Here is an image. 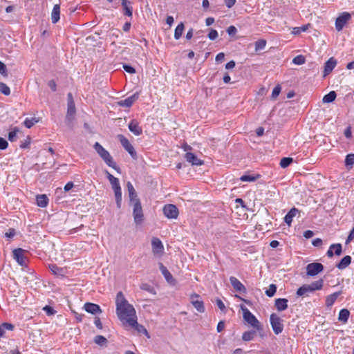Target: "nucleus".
Here are the masks:
<instances>
[{"label":"nucleus","instance_id":"obj_19","mask_svg":"<svg viewBox=\"0 0 354 354\" xmlns=\"http://www.w3.org/2000/svg\"><path fill=\"white\" fill-rule=\"evenodd\" d=\"M128 128L135 136H140L142 133V127L139 126V122L135 119L131 120Z\"/></svg>","mask_w":354,"mask_h":354},{"label":"nucleus","instance_id":"obj_41","mask_svg":"<svg viewBox=\"0 0 354 354\" xmlns=\"http://www.w3.org/2000/svg\"><path fill=\"white\" fill-rule=\"evenodd\" d=\"M292 162H293L292 158L284 157L281 159L279 165L282 168H286Z\"/></svg>","mask_w":354,"mask_h":354},{"label":"nucleus","instance_id":"obj_53","mask_svg":"<svg viewBox=\"0 0 354 354\" xmlns=\"http://www.w3.org/2000/svg\"><path fill=\"white\" fill-rule=\"evenodd\" d=\"M30 141H31V138L28 136L26 138V139H25L24 141L21 142V145H20V148L21 149H28L30 147Z\"/></svg>","mask_w":354,"mask_h":354},{"label":"nucleus","instance_id":"obj_40","mask_svg":"<svg viewBox=\"0 0 354 354\" xmlns=\"http://www.w3.org/2000/svg\"><path fill=\"white\" fill-rule=\"evenodd\" d=\"M344 163L347 168H351L354 164V153L347 154L345 158Z\"/></svg>","mask_w":354,"mask_h":354},{"label":"nucleus","instance_id":"obj_3","mask_svg":"<svg viewBox=\"0 0 354 354\" xmlns=\"http://www.w3.org/2000/svg\"><path fill=\"white\" fill-rule=\"evenodd\" d=\"M240 308L243 311V319L259 332L262 331L263 326L257 317L244 305H241Z\"/></svg>","mask_w":354,"mask_h":354},{"label":"nucleus","instance_id":"obj_13","mask_svg":"<svg viewBox=\"0 0 354 354\" xmlns=\"http://www.w3.org/2000/svg\"><path fill=\"white\" fill-rule=\"evenodd\" d=\"M337 64V59L331 57L324 64L323 77H325L329 75L335 68Z\"/></svg>","mask_w":354,"mask_h":354},{"label":"nucleus","instance_id":"obj_28","mask_svg":"<svg viewBox=\"0 0 354 354\" xmlns=\"http://www.w3.org/2000/svg\"><path fill=\"white\" fill-rule=\"evenodd\" d=\"M342 294L341 291L335 292L326 297L325 304L327 307H330L335 302L337 297Z\"/></svg>","mask_w":354,"mask_h":354},{"label":"nucleus","instance_id":"obj_57","mask_svg":"<svg viewBox=\"0 0 354 354\" xmlns=\"http://www.w3.org/2000/svg\"><path fill=\"white\" fill-rule=\"evenodd\" d=\"M1 328H3V330H13L15 328V326L11 323L8 322H3L1 325Z\"/></svg>","mask_w":354,"mask_h":354},{"label":"nucleus","instance_id":"obj_18","mask_svg":"<svg viewBox=\"0 0 354 354\" xmlns=\"http://www.w3.org/2000/svg\"><path fill=\"white\" fill-rule=\"evenodd\" d=\"M127 190L129 193V204L135 203V201H140V199L138 198V194L136 191V189L133 187V185L131 182H127Z\"/></svg>","mask_w":354,"mask_h":354},{"label":"nucleus","instance_id":"obj_48","mask_svg":"<svg viewBox=\"0 0 354 354\" xmlns=\"http://www.w3.org/2000/svg\"><path fill=\"white\" fill-rule=\"evenodd\" d=\"M19 130L18 127H15L12 131L8 133V139L10 142H15L16 140L17 133L19 132Z\"/></svg>","mask_w":354,"mask_h":354},{"label":"nucleus","instance_id":"obj_30","mask_svg":"<svg viewBox=\"0 0 354 354\" xmlns=\"http://www.w3.org/2000/svg\"><path fill=\"white\" fill-rule=\"evenodd\" d=\"M131 2L128 0H122V6L124 9V15L128 17H132L133 15V8L131 6Z\"/></svg>","mask_w":354,"mask_h":354},{"label":"nucleus","instance_id":"obj_9","mask_svg":"<svg viewBox=\"0 0 354 354\" xmlns=\"http://www.w3.org/2000/svg\"><path fill=\"white\" fill-rule=\"evenodd\" d=\"M191 303L198 313H204L205 308L203 301L201 299L198 294L194 293L190 296Z\"/></svg>","mask_w":354,"mask_h":354},{"label":"nucleus","instance_id":"obj_55","mask_svg":"<svg viewBox=\"0 0 354 354\" xmlns=\"http://www.w3.org/2000/svg\"><path fill=\"white\" fill-rule=\"evenodd\" d=\"M227 32L229 35V36L234 37L237 32V29L234 26H230L227 28Z\"/></svg>","mask_w":354,"mask_h":354},{"label":"nucleus","instance_id":"obj_23","mask_svg":"<svg viewBox=\"0 0 354 354\" xmlns=\"http://www.w3.org/2000/svg\"><path fill=\"white\" fill-rule=\"evenodd\" d=\"M127 323L132 327H135L136 330L140 333H144L145 334H148L146 328L140 324H138L136 318H129L127 319Z\"/></svg>","mask_w":354,"mask_h":354},{"label":"nucleus","instance_id":"obj_37","mask_svg":"<svg viewBox=\"0 0 354 354\" xmlns=\"http://www.w3.org/2000/svg\"><path fill=\"white\" fill-rule=\"evenodd\" d=\"M185 26L183 22H180L174 31V38L175 39L178 40L179 39L183 34V32L184 30Z\"/></svg>","mask_w":354,"mask_h":354},{"label":"nucleus","instance_id":"obj_11","mask_svg":"<svg viewBox=\"0 0 354 354\" xmlns=\"http://www.w3.org/2000/svg\"><path fill=\"white\" fill-rule=\"evenodd\" d=\"M140 97V92L136 91L132 95L127 97L124 100H120L118 102V105L122 107L129 108L133 104L138 100Z\"/></svg>","mask_w":354,"mask_h":354},{"label":"nucleus","instance_id":"obj_38","mask_svg":"<svg viewBox=\"0 0 354 354\" xmlns=\"http://www.w3.org/2000/svg\"><path fill=\"white\" fill-rule=\"evenodd\" d=\"M75 112L76 109L75 102H68L66 118H68L70 116H73L75 114Z\"/></svg>","mask_w":354,"mask_h":354},{"label":"nucleus","instance_id":"obj_29","mask_svg":"<svg viewBox=\"0 0 354 354\" xmlns=\"http://www.w3.org/2000/svg\"><path fill=\"white\" fill-rule=\"evenodd\" d=\"M48 202V198L46 194H39L36 196V203L40 207H46Z\"/></svg>","mask_w":354,"mask_h":354},{"label":"nucleus","instance_id":"obj_36","mask_svg":"<svg viewBox=\"0 0 354 354\" xmlns=\"http://www.w3.org/2000/svg\"><path fill=\"white\" fill-rule=\"evenodd\" d=\"M94 342L100 346H106L108 340L104 336L98 335L94 337Z\"/></svg>","mask_w":354,"mask_h":354},{"label":"nucleus","instance_id":"obj_39","mask_svg":"<svg viewBox=\"0 0 354 354\" xmlns=\"http://www.w3.org/2000/svg\"><path fill=\"white\" fill-rule=\"evenodd\" d=\"M114 193H115V202H116V205H117V207L118 209H120L121 208V205H122V189L121 188L120 189H116V190H114Z\"/></svg>","mask_w":354,"mask_h":354},{"label":"nucleus","instance_id":"obj_6","mask_svg":"<svg viewBox=\"0 0 354 354\" xmlns=\"http://www.w3.org/2000/svg\"><path fill=\"white\" fill-rule=\"evenodd\" d=\"M118 138L120 142V144L124 147V149L129 153L132 158H137V153L133 147V145L129 142V140L123 135L119 134L118 135Z\"/></svg>","mask_w":354,"mask_h":354},{"label":"nucleus","instance_id":"obj_5","mask_svg":"<svg viewBox=\"0 0 354 354\" xmlns=\"http://www.w3.org/2000/svg\"><path fill=\"white\" fill-rule=\"evenodd\" d=\"M283 320L275 313H272L270 317V322L275 335L280 334L283 330Z\"/></svg>","mask_w":354,"mask_h":354},{"label":"nucleus","instance_id":"obj_59","mask_svg":"<svg viewBox=\"0 0 354 354\" xmlns=\"http://www.w3.org/2000/svg\"><path fill=\"white\" fill-rule=\"evenodd\" d=\"M218 37V32L214 29H211L208 33V38L210 40H215Z\"/></svg>","mask_w":354,"mask_h":354},{"label":"nucleus","instance_id":"obj_15","mask_svg":"<svg viewBox=\"0 0 354 354\" xmlns=\"http://www.w3.org/2000/svg\"><path fill=\"white\" fill-rule=\"evenodd\" d=\"M230 281L232 286L235 289L236 291H238L241 293H246L247 290L245 286L235 277L231 276L230 277Z\"/></svg>","mask_w":354,"mask_h":354},{"label":"nucleus","instance_id":"obj_56","mask_svg":"<svg viewBox=\"0 0 354 354\" xmlns=\"http://www.w3.org/2000/svg\"><path fill=\"white\" fill-rule=\"evenodd\" d=\"M123 68L128 73L133 74L136 73V69L132 66H131L129 64H123Z\"/></svg>","mask_w":354,"mask_h":354},{"label":"nucleus","instance_id":"obj_2","mask_svg":"<svg viewBox=\"0 0 354 354\" xmlns=\"http://www.w3.org/2000/svg\"><path fill=\"white\" fill-rule=\"evenodd\" d=\"M93 148L100 156V158L105 162V163L110 167L120 172V168L117 165L116 162L113 160L109 152L105 149L99 142H96Z\"/></svg>","mask_w":354,"mask_h":354},{"label":"nucleus","instance_id":"obj_54","mask_svg":"<svg viewBox=\"0 0 354 354\" xmlns=\"http://www.w3.org/2000/svg\"><path fill=\"white\" fill-rule=\"evenodd\" d=\"M0 74L4 77L8 76V70L6 65L1 61H0Z\"/></svg>","mask_w":354,"mask_h":354},{"label":"nucleus","instance_id":"obj_12","mask_svg":"<svg viewBox=\"0 0 354 354\" xmlns=\"http://www.w3.org/2000/svg\"><path fill=\"white\" fill-rule=\"evenodd\" d=\"M152 252L155 255H161L164 252V246L160 239L153 237L151 240Z\"/></svg>","mask_w":354,"mask_h":354},{"label":"nucleus","instance_id":"obj_17","mask_svg":"<svg viewBox=\"0 0 354 354\" xmlns=\"http://www.w3.org/2000/svg\"><path fill=\"white\" fill-rule=\"evenodd\" d=\"M159 268L165 280L169 284L174 285L176 283V279L173 277L172 274L170 273L168 269L162 263H159Z\"/></svg>","mask_w":354,"mask_h":354},{"label":"nucleus","instance_id":"obj_34","mask_svg":"<svg viewBox=\"0 0 354 354\" xmlns=\"http://www.w3.org/2000/svg\"><path fill=\"white\" fill-rule=\"evenodd\" d=\"M337 97V94L334 91H330L328 93L325 95L322 99L324 103H330L335 101Z\"/></svg>","mask_w":354,"mask_h":354},{"label":"nucleus","instance_id":"obj_27","mask_svg":"<svg viewBox=\"0 0 354 354\" xmlns=\"http://www.w3.org/2000/svg\"><path fill=\"white\" fill-rule=\"evenodd\" d=\"M310 292H313L310 286L308 284H304L297 290L296 295L297 297L308 296Z\"/></svg>","mask_w":354,"mask_h":354},{"label":"nucleus","instance_id":"obj_51","mask_svg":"<svg viewBox=\"0 0 354 354\" xmlns=\"http://www.w3.org/2000/svg\"><path fill=\"white\" fill-rule=\"evenodd\" d=\"M43 310L45 311L47 315L50 316L55 315L57 311L50 306L46 305L43 308Z\"/></svg>","mask_w":354,"mask_h":354},{"label":"nucleus","instance_id":"obj_61","mask_svg":"<svg viewBox=\"0 0 354 354\" xmlns=\"http://www.w3.org/2000/svg\"><path fill=\"white\" fill-rule=\"evenodd\" d=\"M16 234V230L14 228H9L8 232H6L5 236L7 238L12 239Z\"/></svg>","mask_w":354,"mask_h":354},{"label":"nucleus","instance_id":"obj_62","mask_svg":"<svg viewBox=\"0 0 354 354\" xmlns=\"http://www.w3.org/2000/svg\"><path fill=\"white\" fill-rule=\"evenodd\" d=\"M8 146V142H7V140L3 138L0 137V149L5 150L6 149H7Z\"/></svg>","mask_w":354,"mask_h":354},{"label":"nucleus","instance_id":"obj_42","mask_svg":"<svg viewBox=\"0 0 354 354\" xmlns=\"http://www.w3.org/2000/svg\"><path fill=\"white\" fill-rule=\"evenodd\" d=\"M140 289L145 290L149 293H151L153 295H156V292L155 290V288L151 286L150 284L147 283H143L140 285Z\"/></svg>","mask_w":354,"mask_h":354},{"label":"nucleus","instance_id":"obj_47","mask_svg":"<svg viewBox=\"0 0 354 354\" xmlns=\"http://www.w3.org/2000/svg\"><path fill=\"white\" fill-rule=\"evenodd\" d=\"M309 26H310V24L304 25L301 27H295L293 28L292 33L294 35H298V34L301 33V32H305L308 30Z\"/></svg>","mask_w":354,"mask_h":354},{"label":"nucleus","instance_id":"obj_16","mask_svg":"<svg viewBox=\"0 0 354 354\" xmlns=\"http://www.w3.org/2000/svg\"><path fill=\"white\" fill-rule=\"evenodd\" d=\"M84 309L88 313L92 315H97L102 313V310L98 304L86 302L84 305Z\"/></svg>","mask_w":354,"mask_h":354},{"label":"nucleus","instance_id":"obj_14","mask_svg":"<svg viewBox=\"0 0 354 354\" xmlns=\"http://www.w3.org/2000/svg\"><path fill=\"white\" fill-rule=\"evenodd\" d=\"M13 257L15 261L21 266H26V257L24 255V250L22 248H17L13 250Z\"/></svg>","mask_w":354,"mask_h":354},{"label":"nucleus","instance_id":"obj_52","mask_svg":"<svg viewBox=\"0 0 354 354\" xmlns=\"http://www.w3.org/2000/svg\"><path fill=\"white\" fill-rule=\"evenodd\" d=\"M281 90V86L279 84L277 85L272 91L271 97L272 99H276L280 94Z\"/></svg>","mask_w":354,"mask_h":354},{"label":"nucleus","instance_id":"obj_24","mask_svg":"<svg viewBox=\"0 0 354 354\" xmlns=\"http://www.w3.org/2000/svg\"><path fill=\"white\" fill-rule=\"evenodd\" d=\"M49 269L53 272V274L60 277H64L66 273V270L64 268L59 267L56 264H50L48 266Z\"/></svg>","mask_w":354,"mask_h":354},{"label":"nucleus","instance_id":"obj_58","mask_svg":"<svg viewBox=\"0 0 354 354\" xmlns=\"http://www.w3.org/2000/svg\"><path fill=\"white\" fill-rule=\"evenodd\" d=\"M216 304L217 306L218 307V308L222 312L225 313L226 308H225V306L224 303L222 301L221 299H220L219 298H217L216 299Z\"/></svg>","mask_w":354,"mask_h":354},{"label":"nucleus","instance_id":"obj_63","mask_svg":"<svg viewBox=\"0 0 354 354\" xmlns=\"http://www.w3.org/2000/svg\"><path fill=\"white\" fill-rule=\"evenodd\" d=\"M48 86L50 87L53 92H55L57 91V84L54 80L48 81Z\"/></svg>","mask_w":354,"mask_h":354},{"label":"nucleus","instance_id":"obj_60","mask_svg":"<svg viewBox=\"0 0 354 354\" xmlns=\"http://www.w3.org/2000/svg\"><path fill=\"white\" fill-rule=\"evenodd\" d=\"M110 183L111 184L113 191L121 188L118 178L111 181Z\"/></svg>","mask_w":354,"mask_h":354},{"label":"nucleus","instance_id":"obj_1","mask_svg":"<svg viewBox=\"0 0 354 354\" xmlns=\"http://www.w3.org/2000/svg\"><path fill=\"white\" fill-rule=\"evenodd\" d=\"M115 305L116 314L120 320H124L127 323L129 318H136L134 307L129 304L121 291L117 293Z\"/></svg>","mask_w":354,"mask_h":354},{"label":"nucleus","instance_id":"obj_33","mask_svg":"<svg viewBox=\"0 0 354 354\" xmlns=\"http://www.w3.org/2000/svg\"><path fill=\"white\" fill-rule=\"evenodd\" d=\"M312 291L314 292L315 290H322L324 286V280L320 279L317 281H315L312 282L310 284H308Z\"/></svg>","mask_w":354,"mask_h":354},{"label":"nucleus","instance_id":"obj_32","mask_svg":"<svg viewBox=\"0 0 354 354\" xmlns=\"http://www.w3.org/2000/svg\"><path fill=\"white\" fill-rule=\"evenodd\" d=\"M261 177L260 174L250 175L244 174L240 177V180L243 182H254Z\"/></svg>","mask_w":354,"mask_h":354},{"label":"nucleus","instance_id":"obj_21","mask_svg":"<svg viewBox=\"0 0 354 354\" xmlns=\"http://www.w3.org/2000/svg\"><path fill=\"white\" fill-rule=\"evenodd\" d=\"M288 300L286 298H278L275 299L274 306L278 311H283L288 307Z\"/></svg>","mask_w":354,"mask_h":354},{"label":"nucleus","instance_id":"obj_31","mask_svg":"<svg viewBox=\"0 0 354 354\" xmlns=\"http://www.w3.org/2000/svg\"><path fill=\"white\" fill-rule=\"evenodd\" d=\"M349 315H350L349 310L346 308H343V309L340 310V311L339 313L338 320L343 323H346L349 318Z\"/></svg>","mask_w":354,"mask_h":354},{"label":"nucleus","instance_id":"obj_22","mask_svg":"<svg viewBox=\"0 0 354 354\" xmlns=\"http://www.w3.org/2000/svg\"><path fill=\"white\" fill-rule=\"evenodd\" d=\"M297 213H299V211L296 207H292L290 209V211L286 214L284 217V222L288 225L290 226L292 218L296 216Z\"/></svg>","mask_w":354,"mask_h":354},{"label":"nucleus","instance_id":"obj_8","mask_svg":"<svg viewBox=\"0 0 354 354\" xmlns=\"http://www.w3.org/2000/svg\"><path fill=\"white\" fill-rule=\"evenodd\" d=\"M164 215L171 219H176L178 218L179 212L178 209L175 205L167 204L163 207Z\"/></svg>","mask_w":354,"mask_h":354},{"label":"nucleus","instance_id":"obj_44","mask_svg":"<svg viewBox=\"0 0 354 354\" xmlns=\"http://www.w3.org/2000/svg\"><path fill=\"white\" fill-rule=\"evenodd\" d=\"M37 122L38 120H37L36 118H26V120L24 122V124L26 128L30 129Z\"/></svg>","mask_w":354,"mask_h":354},{"label":"nucleus","instance_id":"obj_45","mask_svg":"<svg viewBox=\"0 0 354 354\" xmlns=\"http://www.w3.org/2000/svg\"><path fill=\"white\" fill-rule=\"evenodd\" d=\"M255 50L259 51L265 48L266 45V40L265 39H259L255 42Z\"/></svg>","mask_w":354,"mask_h":354},{"label":"nucleus","instance_id":"obj_46","mask_svg":"<svg viewBox=\"0 0 354 354\" xmlns=\"http://www.w3.org/2000/svg\"><path fill=\"white\" fill-rule=\"evenodd\" d=\"M330 249L335 250L334 253L337 256H339L342 253V246L341 243H334L330 245Z\"/></svg>","mask_w":354,"mask_h":354},{"label":"nucleus","instance_id":"obj_43","mask_svg":"<svg viewBox=\"0 0 354 354\" xmlns=\"http://www.w3.org/2000/svg\"><path fill=\"white\" fill-rule=\"evenodd\" d=\"M277 286L275 284H270L269 286V288L268 290H266L265 293L266 295L269 297H273L276 292H277Z\"/></svg>","mask_w":354,"mask_h":354},{"label":"nucleus","instance_id":"obj_20","mask_svg":"<svg viewBox=\"0 0 354 354\" xmlns=\"http://www.w3.org/2000/svg\"><path fill=\"white\" fill-rule=\"evenodd\" d=\"M184 157L186 160L190 162L192 165L200 166L204 163L203 160L198 159V157L192 152H187Z\"/></svg>","mask_w":354,"mask_h":354},{"label":"nucleus","instance_id":"obj_50","mask_svg":"<svg viewBox=\"0 0 354 354\" xmlns=\"http://www.w3.org/2000/svg\"><path fill=\"white\" fill-rule=\"evenodd\" d=\"M0 92L5 95H9L10 94V89L6 84L0 82Z\"/></svg>","mask_w":354,"mask_h":354},{"label":"nucleus","instance_id":"obj_10","mask_svg":"<svg viewBox=\"0 0 354 354\" xmlns=\"http://www.w3.org/2000/svg\"><path fill=\"white\" fill-rule=\"evenodd\" d=\"M351 18L350 13L347 12H342L335 21V28L337 31H340L343 29L348 21Z\"/></svg>","mask_w":354,"mask_h":354},{"label":"nucleus","instance_id":"obj_35","mask_svg":"<svg viewBox=\"0 0 354 354\" xmlns=\"http://www.w3.org/2000/svg\"><path fill=\"white\" fill-rule=\"evenodd\" d=\"M257 333L254 330L245 331L242 335V339L245 342L252 340L255 337Z\"/></svg>","mask_w":354,"mask_h":354},{"label":"nucleus","instance_id":"obj_25","mask_svg":"<svg viewBox=\"0 0 354 354\" xmlns=\"http://www.w3.org/2000/svg\"><path fill=\"white\" fill-rule=\"evenodd\" d=\"M60 19V6L59 4H55L53 6L51 12V21L53 24H56Z\"/></svg>","mask_w":354,"mask_h":354},{"label":"nucleus","instance_id":"obj_49","mask_svg":"<svg viewBox=\"0 0 354 354\" xmlns=\"http://www.w3.org/2000/svg\"><path fill=\"white\" fill-rule=\"evenodd\" d=\"M306 62V58L302 55H299L293 58L292 63L297 65H301Z\"/></svg>","mask_w":354,"mask_h":354},{"label":"nucleus","instance_id":"obj_7","mask_svg":"<svg viewBox=\"0 0 354 354\" xmlns=\"http://www.w3.org/2000/svg\"><path fill=\"white\" fill-rule=\"evenodd\" d=\"M324 269V266L321 263L313 262L308 263L306 267V275L309 277H315L322 272Z\"/></svg>","mask_w":354,"mask_h":354},{"label":"nucleus","instance_id":"obj_64","mask_svg":"<svg viewBox=\"0 0 354 354\" xmlns=\"http://www.w3.org/2000/svg\"><path fill=\"white\" fill-rule=\"evenodd\" d=\"M322 243H323L322 240L319 238H316V239H313L312 241V244L315 247H320V246H322Z\"/></svg>","mask_w":354,"mask_h":354},{"label":"nucleus","instance_id":"obj_4","mask_svg":"<svg viewBox=\"0 0 354 354\" xmlns=\"http://www.w3.org/2000/svg\"><path fill=\"white\" fill-rule=\"evenodd\" d=\"M129 205L133 207L132 215L136 225H140L142 224L145 221V215L141 201H135V203H130Z\"/></svg>","mask_w":354,"mask_h":354},{"label":"nucleus","instance_id":"obj_26","mask_svg":"<svg viewBox=\"0 0 354 354\" xmlns=\"http://www.w3.org/2000/svg\"><path fill=\"white\" fill-rule=\"evenodd\" d=\"M352 258L349 255L344 257L340 261L336 264V267L339 270H344L351 263Z\"/></svg>","mask_w":354,"mask_h":354}]
</instances>
